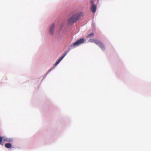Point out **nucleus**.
<instances>
[{"instance_id":"obj_7","label":"nucleus","mask_w":151,"mask_h":151,"mask_svg":"<svg viewBox=\"0 0 151 151\" xmlns=\"http://www.w3.org/2000/svg\"><path fill=\"white\" fill-rule=\"evenodd\" d=\"M12 145L10 143H6L5 144V146L7 148H10L12 147Z\"/></svg>"},{"instance_id":"obj_4","label":"nucleus","mask_w":151,"mask_h":151,"mask_svg":"<svg viewBox=\"0 0 151 151\" xmlns=\"http://www.w3.org/2000/svg\"><path fill=\"white\" fill-rule=\"evenodd\" d=\"M91 9L93 13H95L96 10V6L93 3V1H91Z\"/></svg>"},{"instance_id":"obj_8","label":"nucleus","mask_w":151,"mask_h":151,"mask_svg":"<svg viewBox=\"0 0 151 151\" xmlns=\"http://www.w3.org/2000/svg\"><path fill=\"white\" fill-rule=\"evenodd\" d=\"M94 36V34L93 33H91L89 34L86 36L87 38H88L90 37H92Z\"/></svg>"},{"instance_id":"obj_6","label":"nucleus","mask_w":151,"mask_h":151,"mask_svg":"<svg viewBox=\"0 0 151 151\" xmlns=\"http://www.w3.org/2000/svg\"><path fill=\"white\" fill-rule=\"evenodd\" d=\"M66 55L67 53L65 52V54L63 55L61 58H59L58 60L56 62V63L55 64V65L56 66L57 65H58L59 64V63L60 62V61L63 59V58Z\"/></svg>"},{"instance_id":"obj_5","label":"nucleus","mask_w":151,"mask_h":151,"mask_svg":"<svg viewBox=\"0 0 151 151\" xmlns=\"http://www.w3.org/2000/svg\"><path fill=\"white\" fill-rule=\"evenodd\" d=\"M54 24H52V25L50 26V33L51 35H53L54 34Z\"/></svg>"},{"instance_id":"obj_3","label":"nucleus","mask_w":151,"mask_h":151,"mask_svg":"<svg viewBox=\"0 0 151 151\" xmlns=\"http://www.w3.org/2000/svg\"><path fill=\"white\" fill-rule=\"evenodd\" d=\"M85 41V40L83 38H81L79 40H78L76 42L73 43V46H76L80 44L83 43Z\"/></svg>"},{"instance_id":"obj_2","label":"nucleus","mask_w":151,"mask_h":151,"mask_svg":"<svg viewBox=\"0 0 151 151\" xmlns=\"http://www.w3.org/2000/svg\"><path fill=\"white\" fill-rule=\"evenodd\" d=\"M79 18V15L78 14H73L68 20V24L69 25H72L78 20Z\"/></svg>"},{"instance_id":"obj_1","label":"nucleus","mask_w":151,"mask_h":151,"mask_svg":"<svg viewBox=\"0 0 151 151\" xmlns=\"http://www.w3.org/2000/svg\"><path fill=\"white\" fill-rule=\"evenodd\" d=\"M89 42H94L98 45L102 50L105 49V47L102 42L100 40H96L95 39H91L89 40Z\"/></svg>"},{"instance_id":"obj_9","label":"nucleus","mask_w":151,"mask_h":151,"mask_svg":"<svg viewBox=\"0 0 151 151\" xmlns=\"http://www.w3.org/2000/svg\"><path fill=\"white\" fill-rule=\"evenodd\" d=\"M3 138L1 137L0 136V144H1L2 142Z\"/></svg>"}]
</instances>
